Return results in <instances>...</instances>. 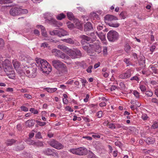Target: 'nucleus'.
Returning a JSON list of instances; mask_svg holds the SVG:
<instances>
[{
    "instance_id": "nucleus-1",
    "label": "nucleus",
    "mask_w": 158,
    "mask_h": 158,
    "mask_svg": "<svg viewBox=\"0 0 158 158\" xmlns=\"http://www.w3.org/2000/svg\"><path fill=\"white\" fill-rule=\"evenodd\" d=\"M36 65L43 73L48 74L52 71L50 65L46 60L40 58H36Z\"/></svg>"
},
{
    "instance_id": "nucleus-2",
    "label": "nucleus",
    "mask_w": 158,
    "mask_h": 158,
    "mask_svg": "<svg viewBox=\"0 0 158 158\" xmlns=\"http://www.w3.org/2000/svg\"><path fill=\"white\" fill-rule=\"evenodd\" d=\"M4 70L7 75L11 79H14L15 77V72L11 63L8 60H6L3 63Z\"/></svg>"
},
{
    "instance_id": "nucleus-3",
    "label": "nucleus",
    "mask_w": 158,
    "mask_h": 158,
    "mask_svg": "<svg viewBox=\"0 0 158 158\" xmlns=\"http://www.w3.org/2000/svg\"><path fill=\"white\" fill-rule=\"evenodd\" d=\"M22 74L23 73L30 78H34L37 75V69L32 67L25 66L21 68Z\"/></svg>"
},
{
    "instance_id": "nucleus-4",
    "label": "nucleus",
    "mask_w": 158,
    "mask_h": 158,
    "mask_svg": "<svg viewBox=\"0 0 158 158\" xmlns=\"http://www.w3.org/2000/svg\"><path fill=\"white\" fill-rule=\"evenodd\" d=\"M69 151L73 154L79 156L85 155L88 153L87 149L83 147L72 148L69 150Z\"/></svg>"
},
{
    "instance_id": "nucleus-5",
    "label": "nucleus",
    "mask_w": 158,
    "mask_h": 158,
    "mask_svg": "<svg viewBox=\"0 0 158 158\" xmlns=\"http://www.w3.org/2000/svg\"><path fill=\"white\" fill-rule=\"evenodd\" d=\"M66 53L72 59L77 58L81 55L80 51L75 48H69Z\"/></svg>"
},
{
    "instance_id": "nucleus-6",
    "label": "nucleus",
    "mask_w": 158,
    "mask_h": 158,
    "mask_svg": "<svg viewBox=\"0 0 158 158\" xmlns=\"http://www.w3.org/2000/svg\"><path fill=\"white\" fill-rule=\"evenodd\" d=\"M118 37V34L116 31L114 30L110 31L107 34V39L111 42H114L117 40Z\"/></svg>"
},
{
    "instance_id": "nucleus-7",
    "label": "nucleus",
    "mask_w": 158,
    "mask_h": 158,
    "mask_svg": "<svg viewBox=\"0 0 158 158\" xmlns=\"http://www.w3.org/2000/svg\"><path fill=\"white\" fill-rule=\"evenodd\" d=\"M52 52L55 56L63 59H68L70 58L67 55L62 52L60 50L56 49H52Z\"/></svg>"
},
{
    "instance_id": "nucleus-8",
    "label": "nucleus",
    "mask_w": 158,
    "mask_h": 158,
    "mask_svg": "<svg viewBox=\"0 0 158 158\" xmlns=\"http://www.w3.org/2000/svg\"><path fill=\"white\" fill-rule=\"evenodd\" d=\"M89 47L90 48L94 49L95 52L99 53L101 51V48L100 45V43L98 41L93 44H89Z\"/></svg>"
},
{
    "instance_id": "nucleus-9",
    "label": "nucleus",
    "mask_w": 158,
    "mask_h": 158,
    "mask_svg": "<svg viewBox=\"0 0 158 158\" xmlns=\"http://www.w3.org/2000/svg\"><path fill=\"white\" fill-rule=\"evenodd\" d=\"M12 63L15 69L20 74H22L21 69L20 67V64L19 62L16 60H14L12 61Z\"/></svg>"
},
{
    "instance_id": "nucleus-10",
    "label": "nucleus",
    "mask_w": 158,
    "mask_h": 158,
    "mask_svg": "<svg viewBox=\"0 0 158 158\" xmlns=\"http://www.w3.org/2000/svg\"><path fill=\"white\" fill-rule=\"evenodd\" d=\"M52 64L53 66L58 70L60 69L62 66H63L64 64L60 60H52Z\"/></svg>"
},
{
    "instance_id": "nucleus-11",
    "label": "nucleus",
    "mask_w": 158,
    "mask_h": 158,
    "mask_svg": "<svg viewBox=\"0 0 158 158\" xmlns=\"http://www.w3.org/2000/svg\"><path fill=\"white\" fill-rule=\"evenodd\" d=\"M45 15L47 16V17H45V18H47V19L46 20V22L52 25H54L56 24V21L52 18L51 16L50 15L49 13H47Z\"/></svg>"
},
{
    "instance_id": "nucleus-12",
    "label": "nucleus",
    "mask_w": 158,
    "mask_h": 158,
    "mask_svg": "<svg viewBox=\"0 0 158 158\" xmlns=\"http://www.w3.org/2000/svg\"><path fill=\"white\" fill-rule=\"evenodd\" d=\"M37 27L39 28H40L41 30V34L42 36L45 37V38L44 39L46 40H49V39L48 38L47 32L46 31L45 27L42 25H37L36 26Z\"/></svg>"
},
{
    "instance_id": "nucleus-13",
    "label": "nucleus",
    "mask_w": 158,
    "mask_h": 158,
    "mask_svg": "<svg viewBox=\"0 0 158 158\" xmlns=\"http://www.w3.org/2000/svg\"><path fill=\"white\" fill-rule=\"evenodd\" d=\"M19 11V8H13L10 10V13L11 15L15 16L20 14Z\"/></svg>"
},
{
    "instance_id": "nucleus-14",
    "label": "nucleus",
    "mask_w": 158,
    "mask_h": 158,
    "mask_svg": "<svg viewBox=\"0 0 158 158\" xmlns=\"http://www.w3.org/2000/svg\"><path fill=\"white\" fill-rule=\"evenodd\" d=\"M131 76V72L130 70H128L126 73L120 74L119 77L120 78L125 79L130 77Z\"/></svg>"
},
{
    "instance_id": "nucleus-15",
    "label": "nucleus",
    "mask_w": 158,
    "mask_h": 158,
    "mask_svg": "<svg viewBox=\"0 0 158 158\" xmlns=\"http://www.w3.org/2000/svg\"><path fill=\"white\" fill-rule=\"evenodd\" d=\"M73 21L75 25V27L79 29H81L82 28V23L78 19H75Z\"/></svg>"
},
{
    "instance_id": "nucleus-16",
    "label": "nucleus",
    "mask_w": 158,
    "mask_h": 158,
    "mask_svg": "<svg viewBox=\"0 0 158 158\" xmlns=\"http://www.w3.org/2000/svg\"><path fill=\"white\" fill-rule=\"evenodd\" d=\"M80 38L82 39L81 41L82 45H84L85 43H86V41H90V37L85 35H81Z\"/></svg>"
},
{
    "instance_id": "nucleus-17",
    "label": "nucleus",
    "mask_w": 158,
    "mask_h": 158,
    "mask_svg": "<svg viewBox=\"0 0 158 158\" xmlns=\"http://www.w3.org/2000/svg\"><path fill=\"white\" fill-rule=\"evenodd\" d=\"M96 35H98V37L101 40V41L104 43H106V39L105 35L102 32H100L99 33L97 32H96Z\"/></svg>"
},
{
    "instance_id": "nucleus-18",
    "label": "nucleus",
    "mask_w": 158,
    "mask_h": 158,
    "mask_svg": "<svg viewBox=\"0 0 158 158\" xmlns=\"http://www.w3.org/2000/svg\"><path fill=\"white\" fill-rule=\"evenodd\" d=\"M58 70L59 71L60 74H66L68 73L67 68L64 64L63 66H62Z\"/></svg>"
},
{
    "instance_id": "nucleus-19",
    "label": "nucleus",
    "mask_w": 158,
    "mask_h": 158,
    "mask_svg": "<svg viewBox=\"0 0 158 158\" xmlns=\"http://www.w3.org/2000/svg\"><path fill=\"white\" fill-rule=\"evenodd\" d=\"M49 33L51 35H56L59 37H61L60 30H54L52 31H50Z\"/></svg>"
},
{
    "instance_id": "nucleus-20",
    "label": "nucleus",
    "mask_w": 158,
    "mask_h": 158,
    "mask_svg": "<svg viewBox=\"0 0 158 158\" xmlns=\"http://www.w3.org/2000/svg\"><path fill=\"white\" fill-rule=\"evenodd\" d=\"M104 19L106 21H112L114 20H117L118 18L113 15H108L104 17Z\"/></svg>"
},
{
    "instance_id": "nucleus-21",
    "label": "nucleus",
    "mask_w": 158,
    "mask_h": 158,
    "mask_svg": "<svg viewBox=\"0 0 158 158\" xmlns=\"http://www.w3.org/2000/svg\"><path fill=\"white\" fill-rule=\"evenodd\" d=\"M57 48L66 53L69 48L63 45H59L57 46Z\"/></svg>"
},
{
    "instance_id": "nucleus-22",
    "label": "nucleus",
    "mask_w": 158,
    "mask_h": 158,
    "mask_svg": "<svg viewBox=\"0 0 158 158\" xmlns=\"http://www.w3.org/2000/svg\"><path fill=\"white\" fill-rule=\"evenodd\" d=\"M35 121L34 120H29L26 122V125L28 127H32L34 125Z\"/></svg>"
},
{
    "instance_id": "nucleus-23",
    "label": "nucleus",
    "mask_w": 158,
    "mask_h": 158,
    "mask_svg": "<svg viewBox=\"0 0 158 158\" xmlns=\"http://www.w3.org/2000/svg\"><path fill=\"white\" fill-rule=\"evenodd\" d=\"M84 27V30L85 31H89L92 29L91 24L89 22L87 23L85 25Z\"/></svg>"
},
{
    "instance_id": "nucleus-24",
    "label": "nucleus",
    "mask_w": 158,
    "mask_h": 158,
    "mask_svg": "<svg viewBox=\"0 0 158 158\" xmlns=\"http://www.w3.org/2000/svg\"><path fill=\"white\" fill-rule=\"evenodd\" d=\"M61 40L63 42L71 44H73L75 43L74 41L71 38L67 39H63Z\"/></svg>"
},
{
    "instance_id": "nucleus-25",
    "label": "nucleus",
    "mask_w": 158,
    "mask_h": 158,
    "mask_svg": "<svg viewBox=\"0 0 158 158\" xmlns=\"http://www.w3.org/2000/svg\"><path fill=\"white\" fill-rule=\"evenodd\" d=\"M146 142L149 144H153L155 142V139L153 138H148L145 139Z\"/></svg>"
},
{
    "instance_id": "nucleus-26",
    "label": "nucleus",
    "mask_w": 158,
    "mask_h": 158,
    "mask_svg": "<svg viewBox=\"0 0 158 158\" xmlns=\"http://www.w3.org/2000/svg\"><path fill=\"white\" fill-rule=\"evenodd\" d=\"M60 33L61 34V37L68 35H69V32L64 29H60Z\"/></svg>"
},
{
    "instance_id": "nucleus-27",
    "label": "nucleus",
    "mask_w": 158,
    "mask_h": 158,
    "mask_svg": "<svg viewBox=\"0 0 158 158\" xmlns=\"http://www.w3.org/2000/svg\"><path fill=\"white\" fill-rule=\"evenodd\" d=\"M43 153L45 155H50L52 154L53 152L52 150L48 148L43 151Z\"/></svg>"
},
{
    "instance_id": "nucleus-28",
    "label": "nucleus",
    "mask_w": 158,
    "mask_h": 158,
    "mask_svg": "<svg viewBox=\"0 0 158 158\" xmlns=\"http://www.w3.org/2000/svg\"><path fill=\"white\" fill-rule=\"evenodd\" d=\"M109 25L111 27H117L119 26V24L117 23L111 22L109 23Z\"/></svg>"
},
{
    "instance_id": "nucleus-29",
    "label": "nucleus",
    "mask_w": 158,
    "mask_h": 158,
    "mask_svg": "<svg viewBox=\"0 0 158 158\" xmlns=\"http://www.w3.org/2000/svg\"><path fill=\"white\" fill-rule=\"evenodd\" d=\"M67 16L68 19L70 20H74L75 19L74 18L73 13L71 12H68L67 13Z\"/></svg>"
},
{
    "instance_id": "nucleus-30",
    "label": "nucleus",
    "mask_w": 158,
    "mask_h": 158,
    "mask_svg": "<svg viewBox=\"0 0 158 158\" xmlns=\"http://www.w3.org/2000/svg\"><path fill=\"white\" fill-rule=\"evenodd\" d=\"M67 24L68 28L70 30L73 29L75 27L73 24L70 22H69L67 23Z\"/></svg>"
},
{
    "instance_id": "nucleus-31",
    "label": "nucleus",
    "mask_w": 158,
    "mask_h": 158,
    "mask_svg": "<svg viewBox=\"0 0 158 158\" xmlns=\"http://www.w3.org/2000/svg\"><path fill=\"white\" fill-rule=\"evenodd\" d=\"M46 90L49 93H52L56 91L57 90V89L56 88H46Z\"/></svg>"
},
{
    "instance_id": "nucleus-32",
    "label": "nucleus",
    "mask_w": 158,
    "mask_h": 158,
    "mask_svg": "<svg viewBox=\"0 0 158 158\" xmlns=\"http://www.w3.org/2000/svg\"><path fill=\"white\" fill-rule=\"evenodd\" d=\"M63 147L64 146L58 142L54 148L59 150L63 148Z\"/></svg>"
},
{
    "instance_id": "nucleus-33",
    "label": "nucleus",
    "mask_w": 158,
    "mask_h": 158,
    "mask_svg": "<svg viewBox=\"0 0 158 158\" xmlns=\"http://www.w3.org/2000/svg\"><path fill=\"white\" fill-rule=\"evenodd\" d=\"M90 35L91 37L90 38V40L91 39V40L92 41H94L96 40V33H91L90 34Z\"/></svg>"
},
{
    "instance_id": "nucleus-34",
    "label": "nucleus",
    "mask_w": 158,
    "mask_h": 158,
    "mask_svg": "<svg viewBox=\"0 0 158 158\" xmlns=\"http://www.w3.org/2000/svg\"><path fill=\"white\" fill-rule=\"evenodd\" d=\"M65 15L63 13H61L56 16V18L59 20H61L65 18Z\"/></svg>"
},
{
    "instance_id": "nucleus-35",
    "label": "nucleus",
    "mask_w": 158,
    "mask_h": 158,
    "mask_svg": "<svg viewBox=\"0 0 158 158\" xmlns=\"http://www.w3.org/2000/svg\"><path fill=\"white\" fill-rule=\"evenodd\" d=\"M131 47L130 46L127 44L125 45L124 47V50L127 53H129Z\"/></svg>"
},
{
    "instance_id": "nucleus-36",
    "label": "nucleus",
    "mask_w": 158,
    "mask_h": 158,
    "mask_svg": "<svg viewBox=\"0 0 158 158\" xmlns=\"http://www.w3.org/2000/svg\"><path fill=\"white\" fill-rule=\"evenodd\" d=\"M11 2L10 0H0V4L1 5L10 3Z\"/></svg>"
},
{
    "instance_id": "nucleus-37",
    "label": "nucleus",
    "mask_w": 158,
    "mask_h": 158,
    "mask_svg": "<svg viewBox=\"0 0 158 158\" xmlns=\"http://www.w3.org/2000/svg\"><path fill=\"white\" fill-rule=\"evenodd\" d=\"M131 103L132 104H135V106L136 107H139L141 106V104L136 101H134L133 100H131Z\"/></svg>"
},
{
    "instance_id": "nucleus-38",
    "label": "nucleus",
    "mask_w": 158,
    "mask_h": 158,
    "mask_svg": "<svg viewBox=\"0 0 158 158\" xmlns=\"http://www.w3.org/2000/svg\"><path fill=\"white\" fill-rule=\"evenodd\" d=\"M15 142L14 139H9L6 143V145L8 146H11Z\"/></svg>"
},
{
    "instance_id": "nucleus-39",
    "label": "nucleus",
    "mask_w": 158,
    "mask_h": 158,
    "mask_svg": "<svg viewBox=\"0 0 158 158\" xmlns=\"http://www.w3.org/2000/svg\"><path fill=\"white\" fill-rule=\"evenodd\" d=\"M98 105L97 104H91L89 105V107L92 110H97Z\"/></svg>"
},
{
    "instance_id": "nucleus-40",
    "label": "nucleus",
    "mask_w": 158,
    "mask_h": 158,
    "mask_svg": "<svg viewBox=\"0 0 158 158\" xmlns=\"http://www.w3.org/2000/svg\"><path fill=\"white\" fill-rule=\"evenodd\" d=\"M57 142V141L55 140H52L49 142V143L50 145L54 148Z\"/></svg>"
},
{
    "instance_id": "nucleus-41",
    "label": "nucleus",
    "mask_w": 158,
    "mask_h": 158,
    "mask_svg": "<svg viewBox=\"0 0 158 158\" xmlns=\"http://www.w3.org/2000/svg\"><path fill=\"white\" fill-rule=\"evenodd\" d=\"M34 145L38 147H40L43 146V144L42 142L39 141L35 142Z\"/></svg>"
},
{
    "instance_id": "nucleus-42",
    "label": "nucleus",
    "mask_w": 158,
    "mask_h": 158,
    "mask_svg": "<svg viewBox=\"0 0 158 158\" xmlns=\"http://www.w3.org/2000/svg\"><path fill=\"white\" fill-rule=\"evenodd\" d=\"M149 68L151 69L152 72L155 73H157L158 70H157L156 68L153 66V65H150L149 67Z\"/></svg>"
},
{
    "instance_id": "nucleus-43",
    "label": "nucleus",
    "mask_w": 158,
    "mask_h": 158,
    "mask_svg": "<svg viewBox=\"0 0 158 158\" xmlns=\"http://www.w3.org/2000/svg\"><path fill=\"white\" fill-rule=\"evenodd\" d=\"M158 128V123L157 122H154L151 126V128L152 129H156Z\"/></svg>"
},
{
    "instance_id": "nucleus-44",
    "label": "nucleus",
    "mask_w": 158,
    "mask_h": 158,
    "mask_svg": "<svg viewBox=\"0 0 158 158\" xmlns=\"http://www.w3.org/2000/svg\"><path fill=\"white\" fill-rule=\"evenodd\" d=\"M27 143L28 144L30 145H34L35 144V142L33 140H31V139H28L27 141Z\"/></svg>"
},
{
    "instance_id": "nucleus-45",
    "label": "nucleus",
    "mask_w": 158,
    "mask_h": 158,
    "mask_svg": "<svg viewBox=\"0 0 158 158\" xmlns=\"http://www.w3.org/2000/svg\"><path fill=\"white\" fill-rule=\"evenodd\" d=\"M19 10L20 11V14H26L28 12V11L26 9H22L21 8H19Z\"/></svg>"
},
{
    "instance_id": "nucleus-46",
    "label": "nucleus",
    "mask_w": 158,
    "mask_h": 158,
    "mask_svg": "<svg viewBox=\"0 0 158 158\" xmlns=\"http://www.w3.org/2000/svg\"><path fill=\"white\" fill-rule=\"evenodd\" d=\"M36 122L38 124L41 126H45L46 123L44 122H41L38 120L36 121Z\"/></svg>"
},
{
    "instance_id": "nucleus-47",
    "label": "nucleus",
    "mask_w": 158,
    "mask_h": 158,
    "mask_svg": "<svg viewBox=\"0 0 158 158\" xmlns=\"http://www.w3.org/2000/svg\"><path fill=\"white\" fill-rule=\"evenodd\" d=\"M139 88L142 92L145 91L146 90V88L145 86L144 85L140 84Z\"/></svg>"
},
{
    "instance_id": "nucleus-48",
    "label": "nucleus",
    "mask_w": 158,
    "mask_h": 158,
    "mask_svg": "<svg viewBox=\"0 0 158 158\" xmlns=\"http://www.w3.org/2000/svg\"><path fill=\"white\" fill-rule=\"evenodd\" d=\"M29 111L31 112L32 113H33L34 114H37L38 113V111L35 109L34 108H31L30 109Z\"/></svg>"
},
{
    "instance_id": "nucleus-49",
    "label": "nucleus",
    "mask_w": 158,
    "mask_h": 158,
    "mask_svg": "<svg viewBox=\"0 0 158 158\" xmlns=\"http://www.w3.org/2000/svg\"><path fill=\"white\" fill-rule=\"evenodd\" d=\"M83 48L88 53H90L91 51L90 49H89V47L88 46H84L83 47Z\"/></svg>"
},
{
    "instance_id": "nucleus-50",
    "label": "nucleus",
    "mask_w": 158,
    "mask_h": 158,
    "mask_svg": "<svg viewBox=\"0 0 158 158\" xmlns=\"http://www.w3.org/2000/svg\"><path fill=\"white\" fill-rule=\"evenodd\" d=\"M120 16L122 19H125L126 17V14L125 12H122L120 14Z\"/></svg>"
},
{
    "instance_id": "nucleus-51",
    "label": "nucleus",
    "mask_w": 158,
    "mask_h": 158,
    "mask_svg": "<svg viewBox=\"0 0 158 158\" xmlns=\"http://www.w3.org/2000/svg\"><path fill=\"white\" fill-rule=\"evenodd\" d=\"M65 109L66 111L70 112H72L73 111V109L69 106H66L65 107Z\"/></svg>"
},
{
    "instance_id": "nucleus-52",
    "label": "nucleus",
    "mask_w": 158,
    "mask_h": 158,
    "mask_svg": "<svg viewBox=\"0 0 158 158\" xmlns=\"http://www.w3.org/2000/svg\"><path fill=\"white\" fill-rule=\"evenodd\" d=\"M120 88L123 90H125L126 89V86L125 84L123 82H120L119 83Z\"/></svg>"
},
{
    "instance_id": "nucleus-53",
    "label": "nucleus",
    "mask_w": 158,
    "mask_h": 158,
    "mask_svg": "<svg viewBox=\"0 0 158 158\" xmlns=\"http://www.w3.org/2000/svg\"><path fill=\"white\" fill-rule=\"evenodd\" d=\"M133 94L135 97L137 98L139 97V93L136 90H134L133 92Z\"/></svg>"
},
{
    "instance_id": "nucleus-54",
    "label": "nucleus",
    "mask_w": 158,
    "mask_h": 158,
    "mask_svg": "<svg viewBox=\"0 0 158 158\" xmlns=\"http://www.w3.org/2000/svg\"><path fill=\"white\" fill-rule=\"evenodd\" d=\"M20 108L21 110L25 112H27L28 111V109L25 106H21Z\"/></svg>"
},
{
    "instance_id": "nucleus-55",
    "label": "nucleus",
    "mask_w": 158,
    "mask_h": 158,
    "mask_svg": "<svg viewBox=\"0 0 158 158\" xmlns=\"http://www.w3.org/2000/svg\"><path fill=\"white\" fill-rule=\"evenodd\" d=\"M146 94L148 97H151L153 95L152 92L150 91H148L146 92Z\"/></svg>"
},
{
    "instance_id": "nucleus-56",
    "label": "nucleus",
    "mask_w": 158,
    "mask_h": 158,
    "mask_svg": "<svg viewBox=\"0 0 158 158\" xmlns=\"http://www.w3.org/2000/svg\"><path fill=\"white\" fill-rule=\"evenodd\" d=\"M41 47H43L44 48H47L48 47V44L46 42H44L41 44Z\"/></svg>"
},
{
    "instance_id": "nucleus-57",
    "label": "nucleus",
    "mask_w": 158,
    "mask_h": 158,
    "mask_svg": "<svg viewBox=\"0 0 158 158\" xmlns=\"http://www.w3.org/2000/svg\"><path fill=\"white\" fill-rule=\"evenodd\" d=\"M94 134L92 135V136L94 138H99L100 137V135L98 133H94Z\"/></svg>"
},
{
    "instance_id": "nucleus-58",
    "label": "nucleus",
    "mask_w": 158,
    "mask_h": 158,
    "mask_svg": "<svg viewBox=\"0 0 158 158\" xmlns=\"http://www.w3.org/2000/svg\"><path fill=\"white\" fill-rule=\"evenodd\" d=\"M109 127L111 129L115 128L116 127L114 123H110L108 124Z\"/></svg>"
},
{
    "instance_id": "nucleus-59",
    "label": "nucleus",
    "mask_w": 158,
    "mask_h": 158,
    "mask_svg": "<svg viewBox=\"0 0 158 158\" xmlns=\"http://www.w3.org/2000/svg\"><path fill=\"white\" fill-rule=\"evenodd\" d=\"M91 17L94 18H97L98 17L97 15L94 12H93L90 14Z\"/></svg>"
},
{
    "instance_id": "nucleus-60",
    "label": "nucleus",
    "mask_w": 158,
    "mask_h": 158,
    "mask_svg": "<svg viewBox=\"0 0 158 158\" xmlns=\"http://www.w3.org/2000/svg\"><path fill=\"white\" fill-rule=\"evenodd\" d=\"M102 111H99L97 114V116L98 118H100L102 116Z\"/></svg>"
},
{
    "instance_id": "nucleus-61",
    "label": "nucleus",
    "mask_w": 158,
    "mask_h": 158,
    "mask_svg": "<svg viewBox=\"0 0 158 158\" xmlns=\"http://www.w3.org/2000/svg\"><path fill=\"white\" fill-rule=\"evenodd\" d=\"M92 68V66H89L86 69L87 72L89 73H91L92 72L91 69Z\"/></svg>"
},
{
    "instance_id": "nucleus-62",
    "label": "nucleus",
    "mask_w": 158,
    "mask_h": 158,
    "mask_svg": "<svg viewBox=\"0 0 158 158\" xmlns=\"http://www.w3.org/2000/svg\"><path fill=\"white\" fill-rule=\"evenodd\" d=\"M35 137L36 138L40 139L42 138L40 132H38L36 135Z\"/></svg>"
},
{
    "instance_id": "nucleus-63",
    "label": "nucleus",
    "mask_w": 158,
    "mask_h": 158,
    "mask_svg": "<svg viewBox=\"0 0 158 158\" xmlns=\"http://www.w3.org/2000/svg\"><path fill=\"white\" fill-rule=\"evenodd\" d=\"M141 118L143 119V120H146L148 119V117L147 114H143L142 115Z\"/></svg>"
},
{
    "instance_id": "nucleus-64",
    "label": "nucleus",
    "mask_w": 158,
    "mask_h": 158,
    "mask_svg": "<svg viewBox=\"0 0 158 158\" xmlns=\"http://www.w3.org/2000/svg\"><path fill=\"white\" fill-rule=\"evenodd\" d=\"M81 79V81L82 83V85L83 86L85 85V83H86L87 82L86 80L84 79Z\"/></svg>"
}]
</instances>
